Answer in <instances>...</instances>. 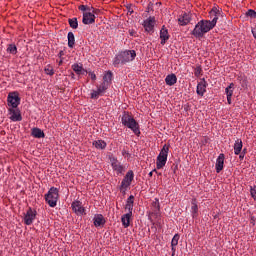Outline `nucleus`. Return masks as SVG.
Returning <instances> with one entry per match:
<instances>
[{"label": "nucleus", "mask_w": 256, "mask_h": 256, "mask_svg": "<svg viewBox=\"0 0 256 256\" xmlns=\"http://www.w3.org/2000/svg\"><path fill=\"white\" fill-rule=\"evenodd\" d=\"M31 136L35 139H45V132L38 127L31 129Z\"/></svg>", "instance_id": "18"}, {"label": "nucleus", "mask_w": 256, "mask_h": 256, "mask_svg": "<svg viewBox=\"0 0 256 256\" xmlns=\"http://www.w3.org/2000/svg\"><path fill=\"white\" fill-rule=\"evenodd\" d=\"M201 73H203V69L201 68V66L196 67L194 70L195 77H200Z\"/></svg>", "instance_id": "38"}, {"label": "nucleus", "mask_w": 256, "mask_h": 256, "mask_svg": "<svg viewBox=\"0 0 256 256\" xmlns=\"http://www.w3.org/2000/svg\"><path fill=\"white\" fill-rule=\"evenodd\" d=\"M243 151V141L241 139H237L234 143V154L239 155Z\"/></svg>", "instance_id": "23"}, {"label": "nucleus", "mask_w": 256, "mask_h": 256, "mask_svg": "<svg viewBox=\"0 0 256 256\" xmlns=\"http://www.w3.org/2000/svg\"><path fill=\"white\" fill-rule=\"evenodd\" d=\"M152 207H153L154 211H159V209H161L159 200L157 198H155V201L152 202Z\"/></svg>", "instance_id": "36"}, {"label": "nucleus", "mask_w": 256, "mask_h": 256, "mask_svg": "<svg viewBox=\"0 0 256 256\" xmlns=\"http://www.w3.org/2000/svg\"><path fill=\"white\" fill-rule=\"evenodd\" d=\"M251 224H252V225H255V216H252V217H251Z\"/></svg>", "instance_id": "48"}, {"label": "nucleus", "mask_w": 256, "mask_h": 256, "mask_svg": "<svg viewBox=\"0 0 256 256\" xmlns=\"http://www.w3.org/2000/svg\"><path fill=\"white\" fill-rule=\"evenodd\" d=\"M110 163H111V167H112L113 171H115L116 175H123L125 173V167L123 164H121V162H119L117 157H111Z\"/></svg>", "instance_id": "8"}, {"label": "nucleus", "mask_w": 256, "mask_h": 256, "mask_svg": "<svg viewBox=\"0 0 256 256\" xmlns=\"http://www.w3.org/2000/svg\"><path fill=\"white\" fill-rule=\"evenodd\" d=\"M122 156L125 157L126 159H131V153H129V151L126 149L122 150Z\"/></svg>", "instance_id": "39"}, {"label": "nucleus", "mask_w": 256, "mask_h": 256, "mask_svg": "<svg viewBox=\"0 0 256 256\" xmlns=\"http://www.w3.org/2000/svg\"><path fill=\"white\" fill-rule=\"evenodd\" d=\"M72 69L76 72V75H85L87 73V70L83 69V65L73 64Z\"/></svg>", "instance_id": "24"}, {"label": "nucleus", "mask_w": 256, "mask_h": 256, "mask_svg": "<svg viewBox=\"0 0 256 256\" xmlns=\"http://www.w3.org/2000/svg\"><path fill=\"white\" fill-rule=\"evenodd\" d=\"M156 170H153V171H151L148 175H149V177H153V172H155Z\"/></svg>", "instance_id": "49"}, {"label": "nucleus", "mask_w": 256, "mask_h": 256, "mask_svg": "<svg viewBox=\"0 0 256 256\" xmlns=\"http://www.w3.org/2000/svg\"><path fill=\"white\" fill-rule=\"evenodd\" d=\"M63 55H65V52H64L63 50H61V51L59 52V54H58V57L62 58Z\"/></svg>", "instance_id": "46"}, {"label": "nucleus", "mask_w": 256, "mask_h": 256, "mask_svg": "<svg viewBox=\"0 0 256 256\" xmlns=\"http://www.w3.org/2000/svg\"><path fill=\"white\" fill-rule=\"evenodd\" d=\"M68 23L72 29H77V27H79V22L77 21V18L69 19Z\"/></svg>", "instance_id": "32"}, {"label": "nucleus", "mask_w": 256, "mask_h": 256, "mask_svg": "<svg viewBox=\"0 0 256 256\" xmlns=\"http://www.w3.org/2000/svg\"><path fill=\"white\" fill-rule=\"evenodd\" d=\"M67 39H68V47L70 49H73V47H75V34H73V32H68Z\"/></svg>", "instance_id": "26"}, {"label": "nucleus", "mask_w": 256, "mask_h": 256, "mask_svg": "<svg viewBox=\"0 0 256 256\" xmlns=\"http://www.w3.org/2000/svg\"><path fill=\"white\" fill-rule=\"evenodd\" d=\"M135 203V196L130 195L126 201L125 211L130 215H133V204Z\"/></svg>", "instance_id": "16"}, {"label": "nucleus", "mask_w": 256, "mask_h": 256, "mask_svg": "<svg viewBox=\"0 0 256 256\" xmlns=\"http://www.w3.org/2000/svg\"><path fill=\"white\" fill-rule=\"evenodd\" d=\"M179 239H180L179 234H175L171 241V247H177V245H179Z\"/></svg>", "instance_id": "33"}, {"label": "nucleus", "mask_w": 256, "mask_h": 256, "mask_svg": "<svg viewBox=\"0 0 256 256\" xmlns=\"http://www.w3.org/2000/svg\"><path fill=\"white\" fill-rule=\"evenodd\" d=\"M235 87V84L230 83L228 87L225 89L226 97H233V89Z\"/></svg>", "instance_id": "30"}, {"label": "nucleus", "mask_w": 256, "mask_h": 256, "mask_svg": "<svg viewBox=\"0 0 256 256\" xmlns=\"http://www.w3.org/2000/svg\"><path fill=\"white\" fill-rule=\"evenodd\" d=\"M94 227H103L106 223L105 217L102 214H96L93 218Z\"/></svg>", "instance_id": "19"}, {"label": "nucleus", "mask_w": 256, "mask_h": 256, "mask_svg": "<svg viewBox=\"0 0 256 256\" xmlns=\"http://www.w3.org/2000/svg\"><path fill=\"white\" fill-rule=\"evenodd\" d=\"M211 15H214L212 21L211 20H200L191 31V35L196 39H203L206 33H209L211 29L215 28L217 25V21L219 17H217V9L213 8L210 12Z\"/></svg>", "instance_id": "1"}, {"label": "nucleus", "mask_w": 256, "mask_h": 256, "mask_svg": "<svg viewBox=\"0 0 256 256\" xmlns=\"http://www.w3.org/2000/svg\"><path fill=\"white\" fill-rule=\"evenodd\" d=\"M246 15L248 16V17H252L253 19H255V17H256V12H255V10H248V12L246 13Z\"/></svg>", "instance_id": "40"}, {"label": "nucleus", "mask_w": 256, "mask_h": 256, "mask_svg": "<svg viewBox=\"0 0 256 256\" xmlns=\"http://www.w3.org/2000/svg\"><path fill=\"white\" fill-rule=\"evenodd\" d=\"M198 212H199V207L195 202H192L191 213H192L193 219H197Z\"/></svg>", "instance_id": "29"}, {"label": "nucleus", "mask_w": 256, "mask_h": 256, "mask_svg": "<svg viewBox=\"0 0 256 256\" xmlns=\"http://www.w3.org/2000/svg\"><path fill=\"white\" fill-rule=\"evenodd\" d=\"M207 92V81H205V78L202 79L197 85L196 93L197 95H200V97H203L205 93Z\"/></svg>", "instance_id": "12"}, {"label": "nucleus", "mask_w": 256, "mask_h": 256, "mask_svg": "<svg viewBox=\"0 0 256 256\" xmlns=\"http://www.w3.org/2000/svg\"><path fill=\"white\" fill-rule=\"evenodd\" d=\"M121 123L124 127H127V129H131V131L137 137H139V135H141L139 123L137 122V120H135L133 115L129 114V112H123V114L121 116Z\"/></svg>", "instance_id": "2"}, {"label": "nucleus", "mask_w": 256, "mask_h": 256, "mask_svg": "<svg viewBox=\"0 0 256 256\" xmlns=\"http://www.w3.org/2000/svg\"><path fill=\"white\" fill-rule=\"evenodd\" d=\"M100 96H103V94L101 92H99V90H92L91 92V99H99Z\"/></svg>", "instance_id": "35"}, {"label": "nucleus", "mask_w": 256, "mask_h": 256, "mask_svg": "<svg viewBox=\"0 0 256 256\" xmlns=\"http://www.w3.org/2000/svg\"><path fill=\"white\" fill-rule=\"evenodd\" d=\"M92 145L97 149L103 150L107 148V142L105 140H95Z\"/></svg>", "instance_id": "25"}, {"label": "nucleus", "mask_w": 256, "mask_h": 256, "mask_svg": "<svg viewBox=\"0 0 256 256\" xmlns=\"http://www.w3.org/2000/svg\"><path fill=\"white\" fill-rule=\"evenodd\" d=\"M238 155H239L240 161H243V159H245V152H240Z\"/></svg>", "instance_id": "43"}, {"label": "nucleus", "mask_w": 256, "mask_h": 256, "mask_svg": "<svg viewBox=\"0 0 256 256\" xmlns=\"http://www.w3.org/2000/svg\"><path fill=\"white\" fill-rule=\"evenodd\" d=\"M225 165V154H219L216 164H215V169L216 173H219Z\"/></svg>", "instance_id": "15"}, {"label": "nucleus", "mask_w": 256, "mask_h": 256, "mask_svg": "<svg viewBox=\"0 0 256 256\" xmlns=\"http://www.w3.org/2000/svg\"><path fill=\"white\" fill-rule=\"evenodd\" d=\"M8 105L13 109H17L21 105V97H19V92H10L7 98Z\"/></svg>", "instance_id": "6"}, {"label": "nucleus", "mask_w": 256, "mask_h": 256, "mask_svg": "<svg viewBox=\"0 0 256 256\" xmlns=\"http://www.w3.org/2000/svg\"><path fill=\"white\" fill-rule=\"evenodd\" d=\"M133 179H135V174L132 170L128 171L123 178L120 186V191H127L128 187H131V183H133Z\"/></svg>", "instance_id": "7"}, {"label": "nucleus", "mask_w": 256, "mask_h": 256, "mask_svg": "<svg viewBox=\"0 0 256 256\" xmlns=\"http://www.w3.org/2000/svg\"><path fill=\"white\" fill-rule=\"evenodd\" d=\"M178 23L182 27H185V25H189L191 23V14L189 13H183L178 17Z\"/></svg>", "instance_id": "14"}, {"label": "nucleus", "mask_w": 256, "mask_h": 256, "mask_svg": "<svg viewBox=\"0 0 256 256\" xmlns=\"http://www.w3.org/2000/svg\"><path fill=\"white\" fill-rule=\"evenodd\" d=\"M79 10L80 11H89V7H87L86 5H80Z\"/></svg>", "instance_id": "41"}, {"label": "nucleus", "mask_w": 256, "mask_h": 256, "mask_svg": "<svg viewBox=\"0 0 256 256\" xmlns=\"http://www.w3.org/2000/svg\"><path fill=\"white\" fill-rule=\"evenodd\" d=\"M7 53H11V55H17V46L15 44H9L7 47Z\"/></svg>", "instance_id": "31"}, {"label": "nucleus", "mask_w": 256, "mask_h": 256, "mask_svg": "<svg viewBox=\"0 0 256 256\" xmlns=\"http://www.w3.org/2000/svg\"><path fill=\"white\" fill-rule=\"evenodd\" d=\"M111 87L110 84H107V82H102L99 86H97V89L99 90V93L102 95Z\"/></svg>", "instance_id": "28"}, {"label": "nucleus", "mask_w": 256, "mask_h": 256, "mask_svg": "<svg viewBox=\"0 0 256 256\" xmlns=\"http://www.w3.org/2000/svg\"><path fill=\"white\" fill-rule=\"evenodd\" d=\"M143 25L147 33L153 32V29L155 27V17H149L148 19L144 20Z\"/></svg>", "instance_id": "13"}, {"label": "nucleus", "mask_w": 256, "mask_h": 256, "mask_svg": "<svg viewBox=\"0 0 256 256\" xmlns=\"http://www.w3.org/2000/svg\"><path fill=\"white\" fill-rule=\"evenodd\" d=\"M72 209L76 215H83L85 213V208H83L80 201H75L72 203Z\"/></svg>", "instance_id": "17"}, {"label": "nucleus", "mask_w": 256, "mask_h": 256, "mask_svg": "<svg viewBox=\"0 0 256 256\" xmlns=\"http://www.w3.org/2000/svg\"><path fill=\"white\" fill-rule=\"evenodd\" d=\"M137 53L135 50H125L117 54L113 60L114 67H119V65H126V63H131L135 61Z\"/></svg>", "instance_id": "3"}, {"label": "nucleus", "mask_w": 256, "mask_h": 256, "mask_svg": "<svg viewBox=\"0 0 256 256\" xmlns=\"http://www.w3.org/2000/svg\"><path fill=\"white\" fill-rule=\"evenodd\" d=\"M242 153H247V149H243Z\"/></svg>", "instance_id": "51"}, {"label": "nucleus", "mask_w": 256, "mask_h": 256, "mask_svg": "<svg viewBox=\"0 0 256 256\" xmlns=\"http://www.w3.org/2000/svg\"><path fill=\"white\" fill-rule=\"evenodd\" d=\"M72 77H75V74H72Z\"/></svg>", "instance_id": "52"}, {"label": "nucleus", "mask_w": 256, "mask_h": 256, "mask_svg": "<svg viewBox=\"0 0 256 256\" xmlns=\"http://www.w3.org/2000/svg\"><path fill=\"white\" fill-rule=\"evenodd\" d=\"M44 199L49 207H57V201H59V189L51 187L48 190V193L44 195Z\"/></svg>", "instance_id": "4"}, {"label": "nucleus", "mask_w": 256, "mask_h": 256, "mask_svg": "<svg viewBox=\"0 0 256 256\" xmlns=\"http://www.w3.org/2000/svg\"><path fill=\"white\" fill-rule=\"evenodd\" d=\"M9 114L11 121H23V116H21V111L17 108H9Z\"/></svg>", "instance_id": "10"}, {"label": "nucleus", "mask_w": 256, "mask_h": 256, "mask_svg": "<svg viewBox=\"0 0 256 256\" xmlns=\"http://www.w3.org/2000/svg\"><path fill=\"white\" fill-rule=\"evenodd\" d=\"M250 195L256 201V186H250Z\"/></svg>", "instance_id": "37"}, {"label": "nucleus", "mask_w": 256, "mask_h": 256, "mask_svg": "<svg viewBox=\"0 0 256 256\" xmlns=\"http://www.w3.org/2000/svg\"><path fill=\"white\" fill-rule=\"evenodd\" d=\"M89 77L92 79V81H96L97 75H95L93 72H89Z\"/></svg>", "instance_id": "42"}, {"label": "nucleus", "mask_w": 256, "mask_h": 256, "mask_svg": "<svg viewBox=\"0 0 256 256\" xmlns=\"http://www.w3.org/2000/svg\"><path fill=\"white\" fill-rule=\"evenodd\" d=\"M165 83L169 87H173V85H175V83H177V75H175V74L167 75L165 78Z\"/></svg>", "instance_id": "22"}, {"label": "nucleus", "mask_w": 256, "mask_h": 256, "mask_svg": "<svg viewBox=\"0 0 256 256\" xmlns=\"http://www.w3.org/2000/svg\"><path fill=\"white\" fill-rule=\"evenodd\" d=\"M59 65H63V60H60V61H59Z\"/></svg>", "instance_id": "50"}, {"label": "nucleus", "mask_w": 256, "mask_h": 256, "mask_svg": "<svg viewBox=\"0 0 256 256\" xmlns=\"http://www.w3.org/2000/svg\"><path fill=\"white\" fill-rule=\"evenodd\" d=\"M169 31L165 29V26L160 30L161 45H165L169 41Z\"/></svg>", "instance_id": "20"}, {"label": "nucleus", "mask_w": 256, "mask_h": 256, "mask_svg": "<svg viewBox=\"0 0 256 256\" xmlns=\"http://www.w3.org/2000/svg\"><path fill=\"white\" fill-rule=\"evenodd\" d=\"M46 75H50V76H53L55 75V70H53V66L51 65H47L44 69Z\"/></svg>", "instance_id": "34"}, {"label": "nucleus", "mask_w": 256, "mask_h": 256, "mask_svg": "<svg viewBox=\"0 0 256 256\" xmlns=\"http://www.w3.org/2000/svg\"><path fill=\"white\" fill-rule=\"evenodd\" d=\"M37 218V211L33 210V208H28L25 216H24V223L25 225H33V222Z\"/></svg>", "instance_id": "9"}, {"label": "nucleus", "mask_w": 256, "mask_h": 256, "mask_svg": "<svg viewBox=\"0 0 256 256\" xmlns=\"http://www.w3.org/2000/svg\"><path fill=\"white\" fill-rule=\"evenodd\" d=\"M82 22L84 25H93V23H95V14L92 12H84Z\"/></svg>", "instance_id": "11"}, {"label": "nucleus", "mask_w": 256, "mask_h": 256, "mask_svg": "<svg viewBox=\"0 0 256 256\" xmlns=\"http://www.w3.org/2000/svg\"><path fill=\"white\" fill-rule=\"evenodd\" d=\"M252 35H253V37L256 39V28H253V29H252Z\"/></svg>", "instance_id": "47"}, {"label": "nucleus", "mask_w": 256, "mask_h": 256, "mask_svg": "<svg viewBox=\"0 0 256 256\" xmlns=\"http://www.w3.org/2000/svg\"><path fill=\"white\" fill-rule=\"evenodd\" d=\"M72 77H75V74H72Z\"/></svg>", "instance_id": "53"}, {"label": "nucleus", "mask_w": 256, "mask_h": 256, "mask_svg": "<svg viewBox=\"0 0 256 256\" xmlns=\"http://www.w3.org/2000/svg\"><path fill=\"white\" fill-rule=\"evenodd\" d=\"M169 155V145L165 144L161 149L159 155L156 160L157 169H163L164 165L167 164V157Z\"/></svg>", "instance_id": "5"}, {"label": "nucleus", "mask_w": 256, "mask_h": 256, "mask_svg": "<svg viewBox=\"0 0 256 256\" xmlns=\"http://www.w3.org/2000/svg\"><path fill=\"white\" fill-rule=\"evenodd\" d=\"M131 217H133V214L126 213L122 215L121 217V223L125 229L131 225Z\"/></svg>", "instance_id": "21"}, {"label": "nucleus", "mask_w": 256, "mask_h": 256, "mask_svg": "<svg viewBox=\"0 0 256 256\" xmlns=\"http://www.w3.org/2000/svg\"><path fill=\"white\" fill-rule=\"evenodd\" d=\"M112 81H113V72L111 71L106 72L103 76V82L107 83L108 85H111Z\"/></svg>", "instance_id": "27"}, {"label": "nucleus", "mask_w": 256, "mask_h": 256, "mask_svg": "<svg viewBox=\"0 0 256 256\" xmlns=\"http://www.w3.org/2000/svg\"><path fill=\"white\" fill-rule=\"evenodd\" d=\"M231 98H232V96H227V102H228V105H231V103H232Z\"/></svg>", "instance_id": "45"}, {"label": "nucleus", "mask_w": 256, "mask_h": 256, "mask_svg": "<svg viewBox=\"0 0 256 256\" xmlns=\"http://www.w3.org/2000/svg\"><path fill=\"white\" fill-rule=\"evenodd\" d=\"M177 246H171L172 255L175 256V253L177 251Z\"/></svg>", "instance_id": "44"}]
</instances>
